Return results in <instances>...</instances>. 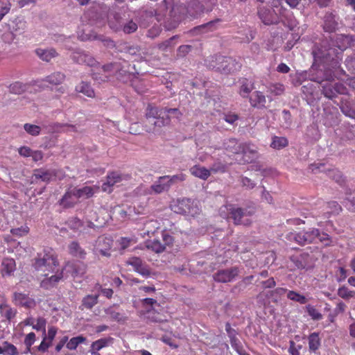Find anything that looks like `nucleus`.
<instances>
[{"instance_id": "4", "label": "nucleus", "mask_w": 355, "mask_h": 355, "mask_svg": "<svg viewBox=\"0 0 355 355\" xmlns=\"http://www.w3.org/2000/svg\"><path fill=\"white\" fill-rule=\"evenodd\" d=\"M343 47L334 48L330 44L324 42L320 48L313 50V54L315 60L329 62L338 57L339 50L343 51Z\"/></svg>"}, {"instance_id": "63", "label": "nucleus", "mask_w": 355, "mask_h": 355, "mask_svg": "<svg viewBox=\"0 0 355 355\" xmlns=\"http://www.w3.org/2000/svg\"><path fill=\"white\" fill-rule=\"evenodd\" d=\"M28 232V227H21L19 228L12 229L11 233L13 235L21 236L26 235Z\"/></svg>"}, {"instance_id": "53", "label": "nucleus", "mask_w": 355, "mask_h": 355, "mask_svg": "<svg viewBox=\"0 0 355 355\" xmlns=\"http://www.w3.org/2000/svg\"><path fill=\"white\" fill-rule=\"evenodd\" d=\"M26 89V86L19 82H15L11 84L9 87V90L13 94H21Z\"/></svg>"}, {"instance_id": "59", "label": "nucleus", "mask_w": 355, "mask_h": 355, "mask_svg": "<svg viewBox=\"0 0 355 355\" xmlns=\"http://www.w3.org/2000/svg\"><path fill=\"white\" fill-rule=\"evenodd\" d=\"M137 28V24L132 20H130L123 26V31L124 33L130 34L136 31Z\"/></svg>"}, {"instance_id": "18", "label": "nucleus", "mask_w": 355, "mask_h": 355, "mask_svg": "<svg viewBox=\"0 0 355 355\" xmlns=\"http://www.w3.org/2000/svg\"><path fill=\"white\" fill-rule=\"evenodd\" d=\"M112 241L105 236H99L96 241L94 251L105 257L110 256L109 250L111 248Z\"/></svg>"}, {"instance_id": "17", "label": "nucleus", "mask_w": 355, "mask_h": 355, "mask_svg": "<svg viewBox=\"0 0 355 355\" xmlns=\"http://www.w3.org/2000/svg\"><path fill=\"white\" fill-rule=\"evenodd\" d=\"M277 12L281 13L279 10H274L272 12L264 7L259 8L258 15L262 22L266 25H270L278 22V16Z\"/></svg>"}, {"instance_id": "13", "label": "nucleus", "mask_w": 355, "mask_h": 355, "mask_svg": "<svg viewBox=\"0 0 355 355\" xmlns=\"http://www.w3.org/2000/svg\"><path fill=\"white\" fill-rule=\"evenodd\" d=\"M291 261L297 269H310L313 268L315 259L308 253H302L300 255L293 256L291 257Z\"/></svg>"}, {"instance_id": "30", "label": "nucleus", "mask_w": 355, "mask_h": 355, "mask_svg": "<svg viewBox=\"0 0 355 355\" xmlns=\"http://www.w3.org/2000/svg\"><path fill=\"white\" fill-rule=\"evenodd\" d=\"M266 97L262 92L256 91L250 97V103L253 107H264Z\"/></svg>"}, {"instance_id": "62", "label": "nucleus", "mask_w": 355, "mask_h": 355, "mask_svg": "<svg viewBox=\"0 0 355 355\" xmlns=\"http://www.w3.org/2000/svg\"><path fill=\"white\" fill-rule=\"evenodd\" d=\"M43 336L44 338L42 343L38 346V350L40 352H45L48 349V348L51 345L53 341L48 340V339L46 338V334Z\"/></svg>"}, {"instance_id": "28", "label": "nucleus", "mask_w": 355, "mask_h": 355, "mask_svg": "<svg viewBox=\"0 0 355 355\" xmlns=\"http://www.w3.org/2000/svg\"><path fill=\"white\" fill-rule=\"evenodd\" d=\"M3 276L10 275L16 269L15 261L12 258H5L1 263Z\"/></svg>"}, {"instance_id": "52", "label": "nucleus", "mask_w": 355, "mask_h": 355, "mask_svg": "<svg viewBox=\"0 0 355 355\" xmlns=\"http://www.w3.org/2000/svg\"><path fill=\"white\" fill-rule=\"evenodd\" d=\"M46 324V320L42 317H39L36 320V323L35 324L34 323L33 329H35L36 331H42L43 335H45Z\"/></svg>"}, {"instance_id": "5", "label": "nucleus", "mask_w": 355, "mask_h": 355, "mask_svg": "<svg viewBox=\"0 0 355 355\" xmlns=\"http://www.w3.org/2000/svg\"><path fill=\"white\" fill-rule=\"evenodd\" d=\"M171 207L175 213L189 214L193 216L197 215L200 211V209L194 204V201L188 198L178 200L171 205Z\"/></svg>"}, {"instance_id": "33", "label": "nucleus", "mask_w": 355, "mask_h": 355, "mask_svg": "<svg viewBox=\"0 0 355 355\" xmlns=\"http://www.w3.org/2000/svg\"><path fill=\"white\" fill-rule=\"evenodd\" d=\"M76 195L80 199H87L91 198L94 193V189L92 187L85 186L82 188L73 187Z\"/></svg>"}, {"instance_id": "42", "label": "nucleus", "mask_w": 355, "mask_h": 355, "mask_svg": "<svg viewBox=\"0 0 355 355\" xmlns=\"http://www.w3.org/2000/svg\"><path fill=\"white\" fill-rule=\"evenodd\" d=\"M85 340L86 338L83 336L71 338L69 340L67 341V348L70 350L76 349L78 345L85 343Z\"/></svg>"}, {"instance_id": "3", "label": "nucleus", "mask_w": 355, "mask_h": 355, "mask_svg": "<svg viewBox=\"0 0 355 355\" xmlns=\"http://www.w3.org/2000/svg\"><path fill=\"white\" fill-rule=\"evenodd\" d=\"M145 116L148 123L153 125V130L168 125L170 116H165V107H158L148 105L146 109Z\"/></svg>"}, {"instance_id": "35", "label": "nucleus", "mask_w": 355, "mask_h": 355, "mask_svg": "<svg viewBox=\"0 0 355 355\" xmlns=\"http://www.w3.org/2000/svg\"><path fill=\"white\" fill-rule=\"evenodd\" d=\"M253 89L254 84L251 81H249L245 78L241 80L239 94L242 97H248Z\"/></svg>"}, {"instance_id": "64", "label": "nucleus", "mask_w": 355, "mask_h": 355, "mask_svg": "<svg viewBox=\"0 0 355 355\" xmlns=\"http://www.w3.org/2000/svg\"><path fill=\"white\" fill-rule=\"evenodd\" d=\"M343 112L347 116L355 119V107H349L347 106L342 107Z\"/></svg>"}, {"instance_id": "20", "label": "nucleus", "mask_w": 355, "mask_h": 355, "mask_svg": "<svg viewBox=\"0 0 355 355\" xmlns=\"http://www.w3.org/2000/svg\"><path fill=\"white\" fill-rule=\"evenodd\" d=\"M35 180H40L44 182H49L55 180L56 171L54 169L37 168L33 171Z\"/></svg>"}, {"instance_id": "40", "label": "nucleus", "mask_w": 355, "mask_h": 355, "mask_svg": "<svg viewBox=\"0 0 355 355\" xmlns=\"http://www.w3.org/2000/svg\"><path fill=\"white\" fill-rule=\"evenodd\" d=\"M105 312L106 315L112 320L121 322L125 320V317L119 311H116L114 306H110L106 309Z\"/></svg>"}, {"instance_id": "57", "label": "nucleus", "mask_w": 355, "mask_h": 355, "mask_svg": "<svg viewBox=\"0 0 355 355\" xmlns=\"http://www.w3.org/2000/svg\"><path fill=\"white\" fill-rule=\"evenodd\" d=\"M72 268V275L73 277L81 276L85 272V266L83 263L74 264Z\"/></svg>"}, {"instance_id": "15", "label": "nucleus", "mask_w": 355, "mask_h": 355, "mask_svg": "<svg viewBox=\"0 0 355 355\" xmlns=\"http://www.w3.org/2000/svg\"><path fill=\"white\" fill-rule=\"evenodd\" d=\"M127 265H130L133 267L135 272H138L143 277H149L151 272L148 266L144 263L140 258L137 257H130L126 261Z\"/></svg>"}, {"instance_id": "25", "label": "nucleus", "mask_w": 355, "mask_h": 355, "mask_svg": "<svg viewBox=\"0 0 355 355\" xmlns=\"http://www.w3.org/2000/svg\"><path fill=\"white\" fill-rule=\"evenodd\" d=\"M189 171L191 175L200 179L206 180L211 175V171L200 165L191 167Z\"/></svg>"}, {"instance_id": "49", "label": "nucleus", "mask_w": 355, "mask_h": 355, "mask_svg": "<svg viewBox=\"0 0 355 355\" xmlns=\"http://www.w3.org/2000/svg\"><path fill=\"white\" fill-rule=\"evenodd\" d=\"M24 128L28 134L32 136H37L41 132V128L33 124L25 123Z\"/></svg>"}, {"instance_id": "1", "label": "nucleus", "mask_w": 355, "mask_h": 355, "mask_svg": "<svg viewBox=\"0 0 355 355\" xmlns=\"http://www.w3.org/2000/svg\"><path fill=\"white\" fill-rule=\"evenodd\" d=\"M128 63L125 61H118L104 64L101 67H97L96 71L92 73V78L98 83L107 82L110 78L115 75L118 79L123 81V76H129L128 70L125 69Z\"/></svg>"}, {"instance_id": "29", "label": "nucleus", "mask_w": 355, "mask_h": 355, "mask_svg": "<svg viewBox=\"0 0 355 355\" xmlns=\"http://www.w3.org/2000/svg\"><path fill=\"white\" fill-rule=\"evenodd\" d=\"M165 176H162L151 186L152 190L156 193H161L169 189L168 184Z\"/></svg>"}, {"instance_id": "31", "label": "nucleus", "mask_w": 355, "mask_h": 355, "mask_svg": "<svg viewBox=\"0 0 355 355\" xmlns=\"http://www.w3.org/2000/svg\"><path fill=\"white\" fill-rule=\"evenodd\" d=\"M75 89L77 92L82 93L89 98H93L95 96L94 91L89 83L85 81H82L76 85Z\"/></svg>"}, {"instance_id": "2", "label": "nucleus", "mask_w": 355, "mask_h": 355, "mask_svg": "<svg viewBox=\"0 0 355 355\" xmlns=\"http://www.w3.org/2000/svg\"><path fill=\"white\" fill-rule=\"evenodd\" d=\"M33 266L42 275H49L58 268V261L52 250H44L35 258Z\"/></svg>"}, {"instance_id": "38", "label": "nucleus", "mask_w": 355, "mask_h": 355, "mask_svg": "<svg viewBox=\"0 0 355 355\" xmlns=\"http://www.w3.org/2000/svg\"><path fill=\"white\" fill-rule=\"evenodd\" d=\"M337 294L340 297L346 301L355 299V291L350 290L345 286L339 287L337 291Z\"/></svg>"}, {"instance_id": "56", "label": "nucleus", "mask_w": 355, "mask_h": 355, "mask_svg": "<svg viewBox=\"0 0 355 355\" xmlns=\"http://www.w3.org/2000/svg\"><path fill=\"white\" fill-rule=\"evenodd\" d=\"M345 205L349 210L355 212V191L347 196L345 200Z\"/></svg>"}, {"instance_id": "47", "label": "nucleus", "mask_w": 355, "mask_h": 355, "mask_svg": "<svg viewBox=\"0 0 355 355\" xmlns=\"http://www.w3.org/2000/svg\"><path fill=\"white\" fill-rule=\"evenodd\" d=\"M165 178H166L167 183L168 184L169 187L175 183L179 182H183L185 180L186 175L183 173H179L174 175H164Z\"/></svg>"}, {"instance_id": "27", "label": "nucleus", "mask_w": 355, "mask_h": 355, "mask_svg": "<svg viewBox=\"0 0 355 355\" xmlns=\"http://www.w3.org/2000/svg\"><path fill=\"white\" fill-rule=\"evenodd\" d=\"M112 338H104L98 339L92 343L89 352L93 355H100V354L98 352L103 349V347H107L109 344L112 343Z\"/></svg>"}, {"instance_id": "55", "label": "nucleus", "mask_w": 355, "mask_h": 355, "mask_svg": "<svg viewBox=\"0 0 355 355\" xmlns=\"http://www.w3.org/2000/svg\"><path fill=\"white\" fill-rule=\"evenodd\" d=\"M182 114L181 112L177 108H167L165 107V116H170L171 119L172 118H176L177 119H180L182 116Z\"/></svg>"}, {"instance_id": "51", "label": "nucleus", "mask_w": 355, "mask_h": 355, "mask_svg": "<svg viewBox=\"0 0 355 355\" xmlns=\"http://www.w3.org/2000/svg\"><path fill=\"white\" fill-rule=\"evenodd\" d=\"M11 8L9 0H0V21L8 13Z\"/></svg>"}, {"instance_id": "23", "label": "nucleus", "mask_w": 355, "mask_h": 355, "mask_svg": "<svg viewBox=\"0 0 355 355\" xmlns=\"http://www.w3.org/2000/svg\"><path fill=\"white\" fill-rule=\"evenodd\" d=\"M243 144V143L239 142L234 138H230L224 140L223 146V148L229 153L240 154Z\"/></svg>"}, {"instance_id": "11", "label": "nucleus", "mask_w": 355, "mask_h": 355, "mask_svg": "<svg viewBox=\"0 0 355 355\" xmlns=\"http://www.w3.org/2000/svg\"><path fill=\"white\" fill-rule=\"evenodd\" d=\"M65 79V75L63 73L57 71L51 73L44 78L37 81V86L42 88L49 87L53 89L54 86L62 84Z\"/></svg>"}, {"instance_id": "9", "label": "nucleus", "mask_w": 355, "mask_h": 355, "mask_svg": "<svg viewBox=\"0 0 355 355\" xmlns=\"http://www.w3.org/2000/svg\"><path fill=\"white\" fill-rule=\"evenodd\" d=\"M240 153L242 157L238 160L239 164L251 163L259 157L257 147L251 143H243Z\"/></svg>"}, {"instance_id": "37", "label": "nucleus", "mask_w": 355, "mask_h": 355, "mask_svg": "<svg viewBox=\"0 0 355 355\" xmlns=\"http://www.w3.org/2000/svg\"><path fill=\"white\" fill-rule=\"evenodd\" d=\"M337 23L334 16L331 14H327L324 17V30L326 32H333L336 30Z\"/></svg>"}, {"instance_id": "6", "label": "nucleus", "mask_w": 355, "mask_h": 355, "mask_svg": "<svg viewBox=\"0 0 355 355\" xmlns=\"http://www.w3.org/2000/svg\"><path fill=\"white\" fill-rule=\"evenodd\" d=\"M211 66L222 73H230L238 71L241 64L231 57L218 56L216 64Z\"/></svg>"}, {"instance_id": "61", "label": "nucleus", "mask_w": 355, "mask_h": 355, "mask_svg": "<svg viewBox=\"0 0 355 355\" xmlns=\"http://www.w3.org/2000/svg\"><path fill=\"white\" fill-rule=\"evenodd\" d=\"M35 340V334L33 332H31L28 334L24 340V344L27 347L26 352H30L31 347L34 343Z\"/></svg>"}, {"instance_id": "60", "label": "nucleus", "mask_w": 355, "mask_h": 355, "mask_svg": "<svg viewBox=\"0 0 355 355\" xmlns=\"http://www.w3.org/2000/svg\"><path fill=\"white\" fill-rule=\"evenodd\" d=\"M4 355H18L16 347L12 344L4 343Z\"/></svg>"}, {"instance_id": "44", "label": "nucleus", "mask_w": 355, "mask_h": 355, "mask_svg": "<svg viewBox=\"0 0 355 355\" xmlns=\"http://www.w3.org/2000/svg\"><path fill=\"white\" fill-rule=\"evenodd\" d=\"M146 247L148 249L152 250L156 253H159L165 250V246L162 244L159 240L155 239L153 241H149Z\"/></svg>"}, {"instance_id": "54", "label": "nucleus", "mask_w": 355, "mask_h": 355, "mask_svg": "<svg viewBox=\"0 0 355 355\" xmlns=\"http://www.w3.org/2000/svg\"><path fill=\"white\" fill-rule=\"evenodd\" d=\"M306 309L312 319L319 320L322 318V314L313 306L309 304L306 306Z\"/></svg>"}, {"instance_id": "43", "label": "nucleus", "mask_w": 355, "mask_h": 355, "mask_svg": "<svg viewBox=\"0 0 355 355\" xmlns=\"http://www.w3.org/2000/svg\"><path fill=\"white\" fill-rule=\"evenodd\" d=\"M287 297L294 302H298L301 304H304L307 302V299L305 296L294 291H288L287 293Z\"/></svg>"}, {"instance_id": "50", "label": "nucleus", "mask_w": 355, "mask_h": 355, "mask_svg": "<svg viewBox=\"0 0 355 355\" xmlns=\"http://www.w3.org/2000/svg\"><path fill=\"white\" fill-rule=\"evenodd\" d=\"M98 295H87L83 300V304L87 309L92 308L97 304Z\"/></svg>"}, {"instance_id": "41", "label": "nucleus", "mask_w": 355, "mask_h": 355, "mask_svg": "<svg viewBox=\"0 0 355 355\" xmlns=\"http://www.w3.org/2000/svg\"><path fill=\"white\" fill-rule=\"evenodd\" d=\"M309 348L310 351L315 352L320 345V340L318 333H312L309 338Z\"/></svg>"}, {"instance_id": "45", "label": "nucleus", "mask_w": 355, "mask_h": 355, "mask_svg": "<svg viewBox=\"0 0 355 355\" xmlns=\"http://www.w3.org/2000/svg\"><path fill=\"white\" fill-rule=\"evenodd\" d=\"M144 234L149 236L150 234H154L155 230L159 229V223L154 220H148L144 224Z\"/></svg>"}, {"instance_id": "26", "label": "nucleus", "mask_w": 355, "mask_h": 355, "mask_svg": "<svg viewBox=\"0 0 355 355\" xmlns=\"http://www.w3.org/2000/svg\"><path fill=\"white\" fill-rule=\"evenodd\" d=\"M36 55L43 61L49 62L58 56V53L53 49L39 48L35 50Z\"/></svg>"}, {"instance_id": "34", "label": "nucleus", "mask_w": 355, "mask_h": 355, "mask_svg": "<svg viewBox=\"0 0 355 355\" xmlns=\"http://www.w3.org/2000/svg\"><path fill=\"white\" fill-rule=\"evenodd\" d=\"M69 250L71 254L80 259L85 258L86 255L85 250L76 241H73L69 244Z\"/></svg>"}, {"instance_id": "7", "label": "nucleus", "mask_w": 355, "mask_h": 355, "mask_svg": "<svg viewBox=\"0 0 355 355\" xmlns=\"http://www.w3.org/2000/svg\"><path fill=\"white\" fill-rule=\"evenodd\" d=\"M130 180V175L121 174L117 172H112L107 174L106 181L102 184V190L105 192L111 193L113 187L123 184Z\"/></svg>"}, {"instance_id": "22", "label": "nucleus", "mask_w": 355, "mask_h": 355, "mask_svg": "<svg viewBox=\"0 0 355 355\" xmlns=\"http://www.w3.org/2000/svg\"><path fill=\"white\" fill-rule=\"evenodd\" d=\"M13 300L15 304L26 308H32L35 305V302L33 298L21 293H15Z\"/></svg>"}, {"instance_id": "46", "label": "nucleus", "mask_w": 355, "mask_h": 355, "mask_svg": "<svg viewBox=\"0 0 355 355\" xmlns=\"http://www.w3.org/2000/svg\"><path fill=\"white\" fill-rule=\"evenodd\" d=\"M336 89L331 83H326L322 85V93L328 98H332L336 96Z\"/></svg>"}, {"instance_id": "14", "label": "nucleus", "mask_w": 355, "mask_h": 355, "mask_svg": "<svg viewBox=\"0 0 355 355\" xmlns=\"http://www.w3.org/2000/svg\"><path fill=\"white\" fill-rule=\"evenodd\" d=\"M239 271L237 267H232L218 270L214 274L213 278L216 282L227 283L232 282L239 275Z\"/></svg>"}, {"instance_id": "21", "label": "nucleus", "mask_w": 355, "mask_h": 355, "mask_svg": "<svg viewBox=\"0 0 355 355\" xmlns=\"http://www.w3.org/2000/svg\"><path fill=\"white\" fill-rule=\"evenodd\" d=\"M320 208L322 209L320 214L326 218L331 214H338L341 210V207L336 201L322 202Z\"/></svg>"}, {"instance_id": "19", "label": "nucleus", "mask_w": 355, "mask_h": 355, "mask_svg": "<svg viewBox=\"0 0 355 355\" xmlns=\"http://www.w3.org/2000/svg\"><path fill=\"white\" fill-rule=\"evenodd\" d=\"M79 202V198L73 187L69 188L60 200V205L64 208L74 207Z\"/></svg>"}, {"instance_id": "48", "label": "nucleus", "mask_w": 355, "mask_h": 355, "mask_svg": "<svg viewBox=\"0 0 355 355\" xmlns=\"http://www.w3.org/2000/svg\"><path fill=\"white\" fill-rule=\"evenodd\" d=\"M288 145V141L285 137H274L271 146L274 148H282Z\"/></svg>"}, {"instance_id": "16", "label": "nucleus", "mask_w": 355, "mask_h": 355, "mask_svg": "<svg viewBox=\"0 0 355 355\" xmlns=\"http://www.w3.org/2000/svg\"><path fill=\"white\" fill-rule=\"evenodd\" d=\"M71 58L78 64H84L92 67H97L98 65V62L94 57L83 51L73 52Z\"/></svg>"}, {"instance_id": "32", "label": "nucleus", "mask_w": 355, "mask_h": 355, "mask_svg": "<svg viewBox=\"0 0 355 355\" xmlns=\"http://www.w3.org/2000/svg\"><path fill=\"white\" fill-rule=\"evenodd\" d=\"M0 313L2 317L10 320L16 315L17 311L6 303H1Z\"/></svg>"}, {"instance_id": "8", "label": "nucleus", "mask_w": 355, "mask_h": 355, "mask_svg": "<svg viewBox=\"0 0 355 355\" xmlns=\"http://www.w3.org/2000/svg\"><path fill=\"white\" fill-rule=\"evenodd\" d=\"M318 235V229H311L309 231L301 232L299 233L290 232L287 235L289 241H294L301 245L314 242L317 239Z\"/></svg>"}, {"instance_id": "10", "label": "nucleus", "mask_w": 355, "mask_h": 355, "mask_svg": "<svg viewBox=\"0 0 355 355\" xmlns=\"http://www.w3.org/2000/svg\"><path fill=\"white\" fill-rule=\"evenodd\" d=\"M44 278L40 282V287L50 290L56 286L58 283L63 279V270L57 268L54 272L50 273L49 275H43Z\"/></svg>"}, {"instance_id": "39", "label": "nucleus", "mask_w": 355, "mask_h": 355, "mask_svg": "<svg viewBox=\"0 0 355 355\" xmlns=\"http://www.w3.org/2000/svg\"><path fill=\"white\" fill-rule=\"evenodd\" d=\"M67 225L73 230L79 232L85 231V223L76 217L69 218L67 221Z\"/></svg>"}, {"instance_id": "58", "label": "nucleus", "mask_w": 355, "mask_h": 355, "mask_svg": "<svg viewBox=\"0 0 355 355\" xmlns=\"http://www.w3.org/2000/svg\"><path fill=\"white\" fill-rule=\"evenodd\" d=\"M178 38L177 35L173 36L168 40L160 43L158 44V49L161 51H167L168 49L173 46L174 44H172L173 41Z\"/></svg>"}, {"instance_id": "24", "label": "nucleus", "mask_w": 355, "mask_h": 355, "mask_svg": "<svg viewBox=\"0 0 355 355\" xmlns=\"http://www.w3.org/2000/svg\"><path fill=\"white\" fill-rule=\"evenodd\" d=\"M26 29V21L20 17H17L9 24V30L13 35L22 34Z\"/></svg>"}, {"instance_id": "36", "label": "nucleus", "mask_w": 355, "mask_h": 355, "mask_svg": "<svg viewBox=\"0 0 355 355\" xmlns=\"http://www.w3.org/2000/svg\"><path fill=\"white\" fill-rule=\"evenodd\" d=\"M78 37L82 41L98 39V36L94 33H92L89 26L85 28L79 29L78 31Z\"/></svg>"}, {"instance_id": "12", "label": "nucleus", "mask_w": 355, "mask_h": 355, "mask_svg": "<svg viewBox=\"0 0 355 355\" xmlns=\"http://www.w3.org/2000/svg\"><path fill=\"white\" fill-rule=\"evenodd\" d=\"M231 218L233 219L236 225H248L251 223L249 218L252 216V212L239 207L230 208Z\"/></svg>"}]
</instances>
